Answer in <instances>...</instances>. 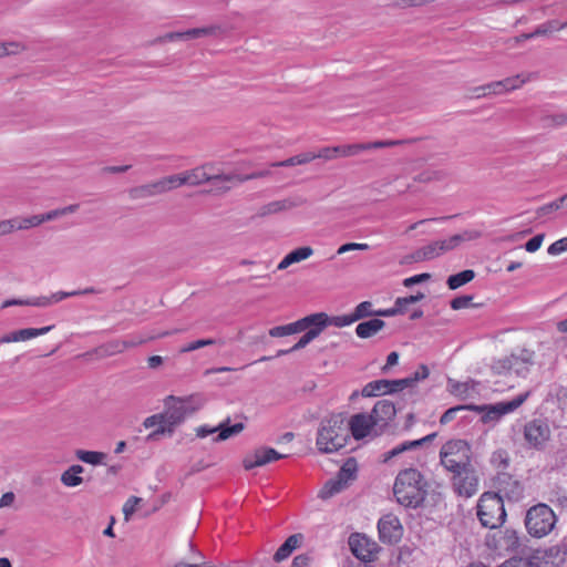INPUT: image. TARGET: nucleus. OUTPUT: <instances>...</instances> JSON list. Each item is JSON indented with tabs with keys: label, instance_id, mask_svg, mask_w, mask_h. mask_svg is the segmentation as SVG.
Segmentation results:
<instances>
[{
	"label": "nucleus",
	"instance_id": "37998d69",
	"mask_svg": "<svg viewBox=\"0 0 567 567\" xmlns=\"http://www.w3.org/2000/svg\"><path fill=\"white\" fill-rule=\"evenodd\" d=\"M363 151H367L364 143L338 146L339 156H343V157L354 156Z\"/></svg>",
	"mask_w": 567,
	"mask_h": 567
},
{
	"label": "nucleus",
	"instance_id": "864d4df0",
	"mask_svg": "<svg viewBox=\"0 0 567 567\" xmlns=\"http://www.w3.org/2000/svg\"><path fill=\"white\" fill-rule=\"evenodd\" d=\"M140 502H141V498L135 497V496L130 497L125 502V504L123 506V514H124V517L126 520H128L131 518V516L134 514L136 506L138 505Z\"/></svg>",
	"mask_w": 567,
	"mask_h": 567
},
{
	"label": "nucleus",
	"instance_id": "69168bd1",
	"mask_svg": "<svg viewBox=\"0 0 567 567\" xmlns=\"http://www.w3.org/2000/svg\"><path fill=\"white\" fill-rule=\"evenodd\" d=\"M11 306H29V298L28 299H8L4 300L1 305V308H8Z\"/></svg>",
	"mask_w": 567,
	"mask_h": 567
},
{
	"label": "nucleus",
	"instance_id": "de8ad7c7",
	"mask_svg": "<svg viewBox=\"0 0 567 567\" xmlns=\"http://www.w3.org/2000/svg\"><path fill=\"white\" fill-rule=\"evenodd\" d=\"M24 47L19 42H6L0 43V58L10 55V54H17L21 51H23Z\"/></svg>",
	"mask_w": 567,
	"mask_h": 567
},
{
	"label": "nucleus",
	"instance_id": "6e6552de",
	"mask_svg": "<svg viewBox=\"0 0 567 567\" xmlns=\"http://www.w3.org/2000/svg\"><path fill=\"white\" fill-rule=\"evenodd\" d=\"M203 405L204 398L197 393L187 396L168 395L164 400L165 410L177 425L188 415L198 411Z\"/></svg>",
	"mask_w": 567,
	"mask_h": 567
},
{
	"label": "nucleus",
	"instance_id": "0eeeda50",
	"mask_svg": "<svg viewBox=\"0 0 567 567\" xmlns=\"http://www.w3.org/2000/svg\"><path fill=\"white\" fill-rule=\"evenodd\" d=\"M440 456L447 471L456 472L470 466L471 447L464 440H451L442 446Z\"/></svg>",
	"mask_w": 567,
	"mask_h": 567
},
{
	"label": "nucleus",
	"instance_id": "c03bdc74",
	"mask_svg": "<svg viewBox=\"0 0 567 567\" xmlns=\"http://www.w3.org/2000/svg\"><path fill=\"white\" fill-rule=\"evenodd\" d=\"M213 33L212 28H196L187 30L183 33H174L169 35V39H179V38H198L202 35L210 34Z\"/></svg>",
	"mask_w": 567,
	"mask_h": 567
},
{
	"label": "nucleus",
	"instance_id": "4d7b16f0",
	"mask_svg": "<svg viewBox=\"0 0 567 567\" xmlns=\"http://www.w3.org/2000/svg\"><path fill=\"white\" fill-rule=\"evenodd\" d=\"M543 240H544V235L543 234H539V235H536L534 236L533 238H530L526 244H525V249L526 251L528 252H535L537 251L542 244H543Z\"/></svg>",
	"mask_w": 567,
	"mask_h": 567
},
{
	"label": "nucleus",
	"instance_id": "473e14b6",
	"mask_svg": "<svg viewBox=\"0 0 567 567\" xmlns=\"http://www.w3.org/2000/svg\"><path fill=\"white\" fill-rule=\"evenodd\" d=\"M75 457L83 463L97 466L105 464L106 454L99 451L76 450Z\"/></svg>",
	"mask_w": 567,
	"mask_h": 567
},
{
	"label": "nucleus",
	"instance_id": "0e129e2a",
	"mask_svg": "<svg viewBox=\"0 0 567 567\" xmlns=\"http://www.w3.org/2000/svg\"><path fill=\"white\" fill-rule=\"evenodd\" d=\"M61 216H63L62 208H56V209L50 210L45 214H42L43 223L56 219Z\"/></svg>",
	"mask_w": 567,
	"mask_h": 567
},
{
	"label": "nucleus",
	"instance_id": "aec40b11",
	"mask_svg": "<svg viewBox=\"0 0 567 567\" xmlns=\"http://www.w3.org/2000/svg\"><path fill=\"white\" fill-rule=\"evenodd\" d=\"M524 436L530 446L539 447L549 440L550 430L546 423L534 420L525 426Z\"/></svg>",
	"mask_w": 567,
	"mask_h": 567
},
{
	"label": "nucleus",
	"instance_id": "ddd939ff",
	"mask_svg": "<svg viewBox=\"0 0 567 567\" xmlns=\"http://www.w3.org/2000/svg\"><path fill=\"white\" fill-rule=\"evenodd\" d=\"M453 473L455 493L466 498L472 497L478 488V478L475 472L470 466H466Z\"/></svg>",
	"mask_w": 567,
	"mask_h": 567
},
{
	"label": "nucleus",
	"instance_id": "c9c22d12",
	"mask_svg": "<svg viewBox=\"0 0 567 567\" xmlns=\"http://www.w3.org/2000/svg\"><path fill=\"white\" fill-rule=\"evenodd\" d=\"M347 486L337 476L329 480L318 493V497L321 499H329L336 494L340 493Z\"/></svg>",
	"mask_w": 567,
	"mask_h": 567
},
{
	"label": "nucleus",
	"instance_id": "a211bd4d",
	"mask_svg": "<svg viewBox=\"0 0 567 567\" xmlns=\"http://www.w3.org/2000/svg\"><path fill=\"white\" fill-rule=\"evenodd\" d=\"M346 426L348 427V431L350 430L355 440H362L380 433L368 413H358L352 415Z\"/></svg>",
	"mask_w": 567,
	"mask_h": 567
},
{
	"label": "nucleus",
	"instance_id": "338daca9",
	"mask_svg": "<svg viewBox=\"0 0 567 567\" xmlns=\"http://www.w3.org/2000/svg\"><path fill=\"white\" fill-rule=\"evenodd\" d=\"M14 502V494L12 492L4 493L0 498V507L11 506Z\"/></svg>",
	"mask_w": 567,
	"mask_h": 567
},
{
	"label": "nucleus",
	"instance_id": "2eb2a0df",
	"mask_svg": "<svg viewBox=\"0 0 567 567\" xmlns=\"http://www.w3.org/2000/svg\"><path fill=\"white\" fill-rule=\"evenodd\" d=\"M245 429L244 423L229 424V420L219 423L217 426L200 425L196 427V435L200 439L207 437L210 434L217 433L215 441H226L235 435L241 433Z\"/></svg>",
	"mask_w": 567,
	"mask_h": 567
},
{
	"label": "nucleus",
	"instance_id": "cd10ccee",
	"mask_svg": "<svg viewBox=\"0 0 567 567\" xmlns=\"http://www.w3.org/2000/svg\"><path fill=\"white\" fill-rule=\"evenodd\" d=\"M83 472L84 467L82 465L73 464L61 473L60 481L68 488L78 487L84 482Z\"/></svg>",
	"mask_w": 567,
	"mask_h": 567
},
{
	"label": "nucleus",
	"instance_id": "4be33fe9",
	"mask_svg": "<svg viewBox=\"0 0 567 567\" xmlns=\"http://www.w3.org/2000/svg\"><path fill=\"white\" fill-rule=\"evenodd\" d=\"M53 329V326H47L42 328H25L13 331L11 333L4 334L0 338V344L12 343V342H23L37 337L47 334Z\"/></svg>",
	"mask_w": 567,
	"mask_h": 567
},
{
	"label": "nucleus",
	"instance_id": "72a5a7b5",
	"mask_svg": "<svg viewBox=\"0 0 567 567\" xmlns=\"http://www.w3.org/2000/svg\"><path fill=\"white\" fill-rule=\"evenodd\" d=\"M159 194H162V190H159L158 181L151 183V184L134 187L130 190V197L132 199L146 198V197L156 196Z\"/></svg>",
	"mask_w": 567,
	"mask_h": 567
},
{
	"label": "nucleus",
	"instance_id": "5fc2aeb1",
	"mask_svg": "<svg viewBox=\"0 0 567 567\" xmlns=\"http://www.w3.org/2000/svg\"><path fill=\"white\" fill-rule=\"evenodd\" d=\"M312 156L317 158L332 159L339 156L338 146L321 148L318 153L312 152Z\"/></svg>",
	"mask_w": 567,
	"mask_h": 567
},
{
	"label": "nucleus",
	"instance_id": "412c9836",
	"mask_svg": "<svg viewBox=\"0 0 567 567\" xmlns=\"http://www.w3.org/2000/svg\"><path fill=\"white\" fill-rule=\"evenodd\" d=\"M301 323L300 332L307 330L309 334H313V339L318 338L322 331L329 327L328 315L326 312H317L299 319Z\"/></svg>",
	"mask_w": 567,
	"mask_h": 567
},
{
	"label": "nucleus",
	"instance_id": "f3484780",
	"mask_svg": "<svg viewBox=\"0 0 567 567\" xmlns=\"http://www.w3.org/2000/svg\"><path fill=\"white\" fill-rule=\"evenodd\" d=\"M395 405L388 400L378 401L372 411L368 413L379 432H382L389 423L395 417Z\"/></svg>",
	"mask_w": 567,
	"mask_h": 567
},
{
	"label": "nucleus",
	"instance_id": "e433bc0d",
	"mask_svg": "<svg viewBox=\"0 0 567 567\" xmlns=\"http://www.w3.org/2000/svg\"><path fill=\"white\" fill-rule=\"evenodd\" d=\"M358 472V465L354 458H348L341 466L337 474V477L343 482L346 486L355 478Z\"/></svg>",
	"mask_w": 567,
	"mask_h": 567
},
{
	"label": "nucleus",
	"instance_id": "7ed1b4c3",
	"mask_svg": "<svg viewBox=\"0 0 567 567\" xmlns=\"http://www.w3.org/2000/svg\"><path fill=\"white\" fill-rule=\"evenodd\" d=\"M477 516L484 527H499L506 518L502 497L495 493H484L477 504Z\"/></svg>",
	"mask_w": 567,
	"mask_h": 567
},
{
	"label": "nucleus",
	"instance_id": "4c0bfd02",
	"mask_svg": "<svg viewBox=\"0 0 567 567\" xmlns=\"http://www.w3.org/2000/svg\"><path fill=\"white\" fill-rule=\"evenodd\" d=\"M475 277V274L471 269L463 270L456 275H452L447 279V286L450 289L455 290L467 282L472 281Z\"/></svg>",
	"mask_w": 567,
	"mask_h": 567
},
{
	"label": "nucleus",
	"instance_id": "603ef678",
	"mask_svg": "<svg viewBox=\"0 0 567 567\" xmlns=\"http://www.w3.org/2000/svg\"><path fill=\"white\" fill-rule=\"evenodd\" d=\"M370 248V246L365 243H347V244H343L341 245L338 250H337V254L338 255H342V254H346L348 251H352V250H368Z\"/></svg>",
	"mask_w": 567,
	"mask_h": 567
},
{
	"label": "nucleus",
	"instance_id": "20e7f679",
	"mask_svg": "<svg viewBox=\"0 0 567 567\" xmlns=\"http://www.w3.org/2000/svg\"><path fill=\"white\" fill-rule=\"evenodd\" d=\"M421 372L417 371L413 377L398 379V380H375L367 383L361 391L362 396L372 398L396 393L403 391L406 388L414 385L419 380L425 378V367H420Z\"/></svg>",
	"mask_w": 567,
	"mask_h": 567
},
{
	"label": "nucleus",
	"instance_id": "1a4fd4ad",
	"mask_svg": "<svg viewBox=\"0 0 567 567\" xmlns=\"http://www.w3.org/2000/svg\"><path fill=\"white\" fill-rule=\"evenodd\" d=\"M482 236L477 229H466L461 234L453 235L446 239L435 240L427 245V258H434L443 252L456 248L464 241H472Z\"/></svg>",
	"mask_w": 567,
	"mask_h": 567
},
{
	"label": "nucleus",
	"instance_id": "39448f33",
	"mask_svg": "<svg viewBox=\"0 0 567 567\" xmlns=\"http://www.w3.org/2000/svg\"><path fill=\"white\" fill-rule=\"evenodd\" d=\"M555 524V513L546 504H538L527 511L525 526L528 534L535 538H542L548 535Z\"/></svg>",
	"mask_w": 567,
	"mask_h": 567
},
{
	"label": "nucleus",
	"instance_id": "f704fd0d",
	"mask_svg": "<svg viewBox=\"0 0 567 567\" xmlns=\"http://www.w3.org/2000/svg\"><path fill=\"white\" fill-rule=\"evenodd\" d=\"M11 223L13 226V231L16 230H27L33 227H38L43 224L42 214L33 215L29 217H14L11 218Z\"/></svg>",
	"mask_w": 567,
	"mask_h": 567
},
{
	"label": "nucleus",
	"instance_id": "a19ab883",
	"mask_svg": "<svg viewBox=\"0 0 567 567\" xmlns=\"http://www.w3.org/2000/svg\"><path fill=\"white\" fill-rule=\"evenodd\" d=\"M316 159V156H312V152L298 154L296 156L289 157L285 161L278 162L274 164V166H296V165H302L310 163L311 161Z\"/></svg>",
	"mask_w": 567,
	"mask_h": 567
},
{
	"label": "nucleus",
	"instance_id": "f03ea898",
	"mask_svg": "<svg viewBox=\"0 0 567 567\" xmlns=\"http://www.w3.org/2000/svg\"><path fill=\"white\" fill-rule=\"evenodd\" d=\"M348 442V427L340 416L330 417L321 423L317 435V447L323 453H333Z\"/></svg>",
	"mask_w": 567,
	"mask_h": 567
},
{
	"label": "nucleus",
	"instance_id": "774afa93",
	"mask_svg": "<svg viewBox=\"0 0 567 567\" xmlns=\"http://www.w3.org/2000/svg\"><path fill=\"white\" fill-rule=\"evenodd\" d=\"M173 567H217V566H213L208 563H203L202 565H196V564L179 561V563H176Z\"/></svg>",
	"mask_w": 567,
	"mask_h": 567
},
{
	"label": "nucleus",
	"instance_id": "2f4dec72",
	"mask_svg": "<svg viewBox=\"0 0 567 567\" xmlns=\"http://www.w3.org/2000/svg\"><path fill=\"white\" fill-rule=\"evenodd\" d=\"M300 543V536L299 535H291L289 536L285 543L277 549V551L274 555V559L276 561H282L287 559L292 551L298 547Z\"/></svg>",
	"mask_w": 567,
	"mask_h": 567
},
{
	"label": "nucleus",
	"instance_id": "13d9d810",
	"mask_svg": "<svg viewBox=\"0 0 567 567\" xmlns=\"http://www.w3.org/2000/svg\"><path fill=\"white\" fill-rule=\"evenodd\" d=\"M462 410H467V405H458V406H454V408L449 409L441 416V420H440L441 423H443V424L449 423L450 421H452L455 417L456 413L462 411Z\"/></svg>",
	"mask_w": 567,
	"mask_h": 567
},
{
	"label": "nucleus",
	"instance_id": "ea45409f",
	"mask_svg": "<svg viewBox=\"0 0 567 567\" xmlns=\"http://www.w3.org/2000/svg\"><path fill=\"white\" fill-rule=\"evenodd\" d=\"M499 542L501 547L507 551L516 550L519 547V536L514 529H505Z\"/></svg>",
	"mask_w": 567,
	"mask_h": 567
},
{
	"label": "nucleus",
	"instance_id": "dca6fc26",
	"mask_svg": "<svg viewBox=\"0 0 567 567\" xmlns=\"http://www.w3.org/2000/svg\"><path fill=\"white\" fill-rule=\"evenodd\" d=\"M286 457V455L278 453L272 447H259L247 454L243 460V466L249 471L255 467L267 465L274 461Z\"/></svg>",
	"mask_w": 567,
	"mask_h": 567
},
{
	"label": "nucleus",
	"instance_id": "9b49d317",
	"mask_svg": "<svg viewBox=\"0 0 567 567\" xmlns=\"http://www.w3.org/2000/svg\"><path fill=\"white\" fill-rule=\"evenodd\" d=\"M530 76L528 74H517L506 78L502 81L492 82L475 90L476 96H485L489 94H503L514 91L528 82Z\"/></svg>",
	"mask_w": 567,
	"mask_h": 567
},
{
	"label": "nucleus",
	"instance_id": "680f3d73",
	"mask_svg": "<svg viewBox=\"0 0 567 567\" xmlns=\"http://www.w3.org/2000/svg\"><path fill=\"white\" fill-rule=\"evenodd\" d=\"M13 233V226L10 219L0 220V236H7Z\"/></svg>",
	"mask_w": 567,
	"mask_h": 567
},
{
	"label": "nucleus",
	"instance_id": "09e8293b",
	"mask_svg": "<svg viewBox=\"0 0 567 567\" xmlns=\"http://www.w3.org/2000/svg\"><path fill=\"white\" fill-rule=\"evenodd\" d=\"M215 343H216V341L214 339H199V340L189 342V343L185 344L184 347H182L181 352L186 353V352L195 351L199 348L213 346Z\"/></svg>",
	"mask_w": 567,
	"mask_h": 567
},
{
	"label": "nucleus",
	"instance_id": "f257e3e1",
	"mask_svg": "<svg viewBox=\"0 0 567 567\" xmlns=\"http://www.w3.org/2000/svg\"><path fill=\"white\" fill-rule=\"evenodd\" d=\"M393 493L396 501L405 506L416 508L425 499V481L416 468H405L396 475Z\"/></svg>",
	"mask_w": 567,
	"mask_h": 567
},
{
	"label": "nucleus",
	"instance_id": "bb28decb",
	"mask_svg": "<svg viewBox=\"0 0 567 567\" xmlns=\"http://www.w3.org/2000/svg\"><path fill=\"white\" fill-rule=\"evenodd\" d=\"M424 444H425V436L417 439V440H413V441L402 442L399 445L392 447L391 450L384 452L382 454V462L388 463L393 457L399 456L403 453H410V452L416 450L417 447L423 446Z\"/></svg>",
	"mask_w": 567,
	"mask_h": 567
},
{
	"label": "nucleus",
	"instance_id": "c85d7f7f",
	"mask_svg": "<svg viewBox=\"0 0 567 567\" xmlns=\"http://www.w3.org/2000/svg\"><path fill=\"white\" fill-rule=\"evenodd\" d=\"M545 556H547V550L536 549L529 558L512 557L497 567H533L537 565L540 559L545 558Z\"/></svg>",
	"mask_w": 567,
	"mask_h": 567
},
{
	"label": "nucleus",
	"instance_id": "4468645a",
	"mask_svg": "<svg viewBox=\"0 0 567 567\" xmlns=\"http://www.w3.org/2000/svg\"><path fill=\"white\" fill-rule=\"evenodd\" d=\"M378 530L381 542L388 544L398 543L403 535L400 519L393 514L383 515L378 522Z\"/></svg>",
	"mask_w": 567,
	"mask_h": 567
},
{
	"label": "nucleus",
	"instance_id": "f8f14e48",
	"mask_svg": "<svg viewBox=\"0 0 567 567\" xmlns=\"http://www.w3.org/2000/svg\"><path fill=\"white\" fill-rule=\"evenodd\" d=\"M143 426L145 429H154V431L148 434L147 440H156L162 435H172L177 424L164 409L161 413L147 416L143 421Z\"/></svg>",
	"mask_w": 567,
	"mask_h": 567
},
{
	"label": "nucleus",
	"instance_id": "49530a36",
	"mask_svg": "<svg viewBox=\"0 0 567 567\" xmlns=\"http://www.w3.org/2000/svg\"><path fill=\"white\" fill-rule=\"evenodd\" d=\"M374 310L372 309V303L370 301H362L360 302L352 315L354 316V319L358 321L364 317L374 315Z\"/></svg>",
	"mask_w": 567,
	"mask_h": 567
},
{
	"label": "nucleus",
	"instance_id": "bf43d9fd",
	"mask_svg": "<svg viewBox=\"0 0 567 567\" xmlns=\"http://www.w3.org/2000/svg\"><path fill=\"white\" fill-rule=\"evenodd\" d=\"M313 334H309L307 331L306 333L299 339V341L290 349V351H297L306 346H308L311 341H313Z\"/></svg>",
	"mask_w": 567,
	"mask_h": 567
},
{
	"label": "nucleus",
	"instance_id": "79ce46f5",
	"mask_svg": "<svg viewBox=\"0 0 567 567\" xmlns=\"http://www.w3.org/2000/svg\"><path fill=\"white\" fill-rule=\"evenodd\" d=\"M158 184H159V190H162V194L173 190V189H176V188L183 186L182 175L179 173L176 175L163 177V178L158 179Z\"/></svg>",
	"mask_w": 567,
	"mask_h": 567
},
{
	"label": "nucleus",
	"instance_id": "e2e57ef3",
	"mask_svg": "<svg viewBox=\"0 0 567 567\" xmlns=\"http://www.w3.org/2000/svg\"><path fill=\"white\" fill-rule=\"evenodd\" d=\"M399 353L393 351L388 354L386 363L382 367V372H386L391 367L398 364Z\"/></svg>",
	"mask_w": 567,
	"mask_h": 567
},
{
	"label": "nucleus",
	"instance_id": "052dcab7",
	"mask_svg": "<svg viewBox=\"0 0 567 567\" xmlns=\"http://www.w3.org/2000/svg\"><path fill=\"white\" fill-rule=\"evenodd\" d=\"M560 208H563V205L560 204L559 198H558V199H556V200H554V202H551L549 204H546V205L542 206L539 208L538 213L540 215H546V214H549V213H551L554 210H557V209H560Z\"/></svg>",
	"mask_w": 567,
	"mask_h": 567
},
{
	"label": "nucleus",
	"instance_id": "7c9ffc66",
	"mask_svg": "<svg viewBox=\"0 0 567 567\" xmlns=\"http://www.w3.org/2000/svg\"><path fill=\"white\" fill-rule=\"evenodd\" d=\"M383 327L384 321L374 318L359 323L355 328V333L359 338L367 339L377 334Z\"/></svg>",
	"mask_w": 567,
	"mask_h": 567
},
{
	"label": "nucleus",
	"instance_id": "8fccbe9b",
	"mask_svg": "<svg viewBox=\"0 0 567 567\" xmlns=\"http://www.w3.org/2000/svg\"><path fill=\"white\" fill-rule=\"evenodd\" d=\"M472 296H460L451 301V308L453 310H462L472 307Z\"/></svg>",
	"mask_w": 567,
	"mask_h": 567
},
{
	"label": "nucleus",
	"instance_id": "3c124183",
	"mask_svg": "<svg viewBox=\"0 0 567 567\" xmlns=\"http://www.w3.org/2000/svg\"><path fill=\"white\" fill-rule=\"evenodd\" d=\"M567 251V237L554 241L547 249V252L551 256H557Z\"/></svg>",
	"mask_w": 567,
	"mask_h": 567
},
{
	"label": "nucleus",
	"instance_id": "5701e85b",
	"mask_svg": "<svg viewBox=\"0 0 567 567\" xmlns=\"http://www.w3.org/2000/svg\"><path fill=\"white\" fill-rule=\"evenodd\" d=\"M423 293L419 292L413 296L398 298L392 308L378 310L374 312L377 316L392 317L399 313H405L409 311L411 305H414L423 299Z\"/></svg>",
	"mask_w": 567,
	"mask_h": 567
},
{
	"label": "nucleus",
	"instance_id": "6ab92c4d",
	"mask_svg": "<svg viewBox=\"0 0 567 567\" xmlns=\"http://www.w3.org/2000/svg\"><path fill=\"white\" fill-rule=\"evenodd\" d=\"M450 391L461 400H476L485 389L481 382L467 380L464 382L450 381Z\"/></svg>",
	"mask_w": 567,
	"mask_h": 567
},
{
	"label": "nucleus",
	"instance_id": "b1692460",
	"mask_svg": "<svg viewBox=\"0 0 567 567\" xmlns=\"http://www.w3.org/2000/svg\"><path fill=\"white\" fill-rule=\"evenodd\" d=\"M181 175H182L183 185H189V186H196V185H199V184H203L205 182H209L213 179V177L207 174L206 167H196L194 169L183 172V173H181ZM214 179L215 181L223 179V181H227V182L231 181L230 177H221V176H216V177H214Z\"/></svg>",
	"mask_w": 567,
	"mask_h": 567
},
{
	"label": "nucleus",
	"instance_id": "c756f323",
	"mask_svg": "<svg viewBox=\"0 0 567 567\" xmlns=\"http://www.w3.org/2000/svg\"><path fill=\"white\" fill-rule=\"evenodd\" d=\"M508 369L514 371L517 375H525L533 364L532 354L524 352L520 355H512L507 359Z\"/></svg>",
	"mask_w": 567,
	"mask_h": 567
},
{
	"label": "nucleus",
	"instance_id": "a18cd8bd",
	"mask_svg": "<svg viewBox=\"0 0 567 567\" xmlns=\"http://www.w3.org/2000/svg\"><path fill=\"white\" fill-rule=\"evenodd\" d=\"M329 326H334L338 328H343L352 324L357 320L352 313L330 317L328 316Z\"/></svg>",
	"mask_w": 567,
	"mask_h": 567
},
{
	"label": "nucleus",
	"instance_id": "393cba45",
	"mask_svg": "<svg viewBox=\"0 0 567 567\" xmlns=\"http://www.w3.org/2000/svg\"><path fill=\"white\" fill-rule=\"evenodd\" d=\"M82 293L81 291H56L49 296H39V297H32L29 298V306L30 307H40V308H47L52 305H55L65 298L78 296Z\"/></svg>",
	"mask_w": 567,
	"mask_h": 567
},
{
	"label": "nucleus",
	"instance_id": "6e6d98bb",
	"mask_svg": "<svg viewBox=\"0 0 567 567\" xmlns=\"http://www.w3.org/2000/svg\"><path fill=\"white\" fill-rule=\"evenodd\" d=\"M402 141L398 140H390V141H377L371 143H364V146L367 147V151L372 148H382V147H392L399 144H402Z\"/></svg>",
	"mask_w": 567,
	"mask_h": 567
},
{
	"label": "nucleus",
	"instance_id": "423d86ee",
	"mask_svg": "<svg viewBox=\"0 0 567 567\" xmlns=\"http://www.w3.org/2000/svg\"><path fill=\"white\" fill-rule=\"evenodd\" d=\"M528 395L529 393L525 392L506 402L483 405H467V410L480 413L482 415L481 421L484 424L495 425L504 415L517 410L527 400Z\"/></svg>",
	"mask_w": 567,
	"mask_h": 567
},
{
	"label": "nucleus",
	"instance_id": "9d476101",
	"mask_svg": "<svg viewBox=\"0 0 567 567\" xmlns=\"http://www.w3.org/2000/svg\"><path fill=\"white\" fill-rule=\"evenodd\" d=\"M348 545L352 555L364 563L373 561L380 549L377 542L361 533L351 534Z\"/></svg>",
	"mask_w": 567,
	"mask_h": 567
},
{
	"label": "nucleus",
	"instance_id": "a878e982",
	"mask_svg": "<svg viewBox=\"0 0 567 567\" xmlns=\"http://www.w3.org/2000/svg\"><path fill=\"white\" fill-rule=\"evenodd\" d=\"M313 255V249L310 246H302L288 252L278 264V270H285L289 266L301 262Z\"/></svg>",
	"mask_w": 567,
	"mask_h": 567
},
{
	"label": "nucleus",
	"instance_id": "58836bf2",
	"mask_svg": "<svg viewBox=\"0 0 567 567\" xmlns=\"http://www.w3.org/2000/svg\"><path fill=\"white\" fill-rule=\"evenodd\" d=\"M301 328V323L299 320L284 324V326H277L269 330V336L272 338H281L295 333H299Z\"/></svg>",
	"mask_w": 567,
	"mask_h": 567
}]
</instances>
